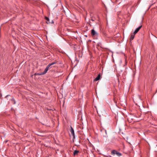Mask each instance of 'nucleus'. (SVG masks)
Returning <instances> with one entry per match:
<instances>
[{
  "instance_id": "f257e3e1",
  "label": "nucleus",
  "mask_w": 157,
  "mask_h": 157,
  "mask_svg": "<svg viewBox=\"0 0 157 157\" xmlns=\"http://www.w3.org/2000/svg\"><path fill=\"white\" fill-rule=\"evenodd\" d=\"M56 62H54L49 64L46 67L44 71L42 73H40V74H39V75H41L45 74L47 73V71H48L49 68H50L51 66L52 65H53L54 64H56Z\"/></svg>"
},
{
  "instance_id": "f03ea898",
  "label": "nucleus",
  "mask_w": 157,
  "mask_h": 157,
  "mask_svg": "<svg viewBox=\"0 0 157 157\" xmlns=\"http://www.w3.org/2000/svg\"><path fill=\"white\" fill-rule=\"evenodd\" d=\"M56 62H54L49 64L46 67L44 71L42 73H40V74H39V75H41L45 74L47 73V71H48L49 68H50L51 66L52 65H53L54 64H56Z\"/></svg>"
},
{
  "instance_id": "7ed1b4c3",
  "label": "nucleus",
  "mask_w": 157,
  "mask_h": 157,
  "mask_svg": "<svg viewBox=\"0 0 157 157\" xmlns=\"http://www.w3.org/2000/svg\"><path fill=\"white\" fill-rule=\"evenodd\" d=\"M111 153L113 155L116 154L117 156L119 157L121 156L122 155L121 154V153L114 150L112 151L111 152Z\"/></svg>"
},
{
  "instance_id": "20e7f679",
  "label": "nucleus",
  "mask_w": 157,
  "mask_h": 157,
  "mask_svg": "<svg viewBox=\"0 0 157 157\" xmlns=\"http://www.w3.org/2000/svg\"><path fill=\"white\" fill-rule=\"evenodd\" d=\"M91 35L92 36L98 35V33H97L94 29H92L91 30Z\"/></svg>"
},
{
  "instance_id": "39448f33",
  "label": "nucleus",
  "mask_w": 157,
  "mask_h": 157,
  "mask_svg": "<svg viewBox=\"0 0 157 157\" xmlns=\"http://www.w3.org/2000/svg\"><path fill=\"white\" fill-rule=\"evenodd\" d=\"M142 26L141 25L140 26H139L138 28H136V30L133 33V34H136L140 30V29L142 27Z\"/></svg>"
},
{
  "instance_id": "423d86ee",
  "label": "nucleus",
  "mask_w": 157,
  "mask_h": 157,
  "mask_svg": "<svg viewBox=\"0 0 157 157\" xmlns=\"http://www.w3.org/2000/svg\"><path fill=\"white\" fill-rule=\"evenodd\" d=\"M70 131L71 133V134H72V135L73 136V138H75V133H74V131L72 127H71V129L70 130Z\"/></svg>"
},
{
  "instance_id": "0eeeda50",
  "label": "nucleus",
  "mask_w": 157,
  "mask_h": 157,
  "mask_svg": "<svg viewBox=\"0 0 157 157\" xmlns=\"http://www.w3.org/2000/svg\"><path fill=\"white\" fill-rule=\"evenodd\" d=\"M101 77L100 74L98 75V76L94 79V81H96L100 79Z\"/></svg>"
},
{
  "instance_id": "6e6552de",
  "label": "nucleus",
  "mask_w": 157,
  "mask_h": 157,
  "mask_svg": "<svg viewBox=\"0 0 157 157\" xmlns=\"http://www.w3.org/2000/svg\"><path fill=\"white\" fill-rule=\"evenodd\" d=\"M102 34L103 36L104 37H106L107 36V34L104 31H103L102 32Z\"/></svg>"
},
{
  "instance_id": "1a4fd4ad",
  "label": "nucleus",
  "mask_w": 157,
  "mask_h": 157,
  "mask_svg": "<svg viewBox=\"0 0 157 157\" xmlns=\"http://www.w3.org/2000/svg\"><path fill=\"white\" fill-rule=\"evenodd\" d=\"M135 34H132L131 35V38H130V40H132L134 37V36Z\"/></svg>"
},
{
  "instance_id": "9d476101",
  "label": "nucleus",
  "mask_w": 157,
  "mask_h": 157,
  "mask_svg": "<svg viewBox=\"0 0 157 157\" xmlns=\"http://www.w3.org/2000/svg\"><path fill=\"white\" fill-rule=\"evenodd\" d=\"M79 152V151H78L77 150H75L74 151V155H77Z\"/></svg>"
},
{
  "instance_id": "9b49d317",
  "label": "nucleus",
  "mask_w": 157,
  "mask_h": 157,
  "mask_svg": "<svg viewBox=\"0 0 157 157\" xmlns=\"http://www.w3.org/2000/svg\"><path fill=\"white\" fill-rule=\"evenodd\" d=\"M45 19L46 20L48 21H49V18H48V17H45Z\"/></svg>"
},
{
  "instance_id": "f8f14e48",
  "label": "nucleus",
  "mask_w": 157,
  "mask_h": 157,
  "mask_svg": "<svg viewBox=\"0 0 157 157\" xmlns=\"http://www.w3.org/2000/svg\"><path fill=\"white\" fill-rule=\"evenodd\" d=\"M36 74V73H35L34 75H39V74Z\"/></svg>"
},
{
  "instance_id": "ddd939ff",
  "label": "nucleus",
  "mask_w": 157,
  "mask_h": 157,
  "mask_svg": "<svg viewBox=\"0 0 157 157\" xmlns=\"http://www.w3.org/2000/svg\"><path fill=\"white\" fill-rule=\"evenodd\" d=\"M92 20L93 21H94L93 20Z\"/></svg>"
}]
</instances>
